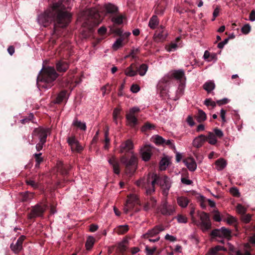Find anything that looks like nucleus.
I'll use <instances>...</instances> for the list:
<instances>
[{
    "label": "nucleus",
    "mask_w": 255,
    "mask_h": 255,
    "mask_svg": "<svg viewBox=\"0 0 255 255\" xmlns=\"http://www.w3.org/2000/svg\"><path fill=\"white\" fill-rule=\"evenodd\" d=\"M67 8L62 2H56L50 9L38 16V22L44 27L53 23L54 32L56 33L71 21L72 15Z\"/></svg>",
    "instance_id": "obj_1"
},
{
    "label": "nucleus",
    "mask_w": 255,
    "mask_h": 255,
    "mask_svg": "<svg viewBox=\"0 0 255 255\" xmlns=\"http://www.w3.org/2000/svg\"><path fill=\"white\" fill-rule=\"evenodd\" d=\"M160 186L162 194L166 197L171 186L170 178L165 175H158L155 173H150L144 183L143 186L145 188V193L151 195L155 193V185Z\"/></svg>",
    "instance_id": "obj_2"
},
{
    "label": "nucleus",
    "mask_w": 255,
    "mask_h": 255,
    "mask_svg": "<svg viewBox=\"0 0 255 255\" xmlns=\"http://www.w3.org/2000/svg\"><path fill=\"white\" fill-rule=\"evenodd\" d=\"M58 76V74L53 67L43 68L37 77V84L39 87L50 88Z\"/></svg>",
    "instance_id": "obj_3"
},
{
    "label": "nucleus",
    "mask_w": 255,
    "mask_h": 255,
    "mask_svg": "<svg viewBox=\"0 0 255 255\" xmlns=\"http://www.w3.org/2000/svg\"><path fill=\"white\" fill-rule=\"evenodd\" d=\"M174 78L179 80L181 83L186 79L183 70H178L174 71L171 74L164 76L158 82L157 87L160 92L161 97H165L167 95L168 86L170 84L171 80Z\"/></svg>",
    "instance_id": "obj_4"
},
{
    "label": "nucleus",
    "mask_w": 255,
    "mask_h": 255,
    "mask_svg": "<svg viewBox=\"0 0 255 255\" xmlns=\"http://www.w3.org/2000/svg\"><path fill=\"white\" fill-rule=\"evenodd\" d=\"M88 18L85 22L86 25H89L90 27L87 31H83V36L85 38H87L91 36L93 29V27L98 25L101 20L100 15L98 11L96 10H90L88 11Z\"/></svg>",
    "instance_id": "obj_5"
},
{
    "label": "nucleus",
    "mask_w": 255,
    "mask_h": 255,
    "mask_svg": "<svg viewBox=\"0 0 255 255\" xmlns=\"http://www.w3.org/2000/svg\"><path fill=\"white\" fill-rule=\"evenodd\" d=\"M131 155L129 158L126 154L121 157V163L125 166V171L127 174L131 175L136 170L138 165V159L135 154L131 152Z\"/></svg>",
    "instance_id": "obj_6"
},
{
    "label": "nucleus",
    "mask_w": 255,
    "mask_h": 255,
    "mask_svg": "<svg viewBox=\"0 0 255 255\" xmlns=\"http://www.w3.org/2000/svg\"><path fill=\"white\" fill-rule=\"evenodd\" d=\"M48 208V205L46 204H37L31 207V210L28 214V218L29 219H33L38 217H42L44 213Z\"/></svg>",
    "instance_id": "obj_7"
},
{
    "label": "nucleus",
    "mask_w": 255,
    "mask_h": 255,
    "mask_svg": "<svg viewBox=\"0 0 255 255\" xmlns=\"http://www.w3.org/2000/svg\"><path fill=\"white\" fill-rule=\"evenodd\" d=\"M139 112V108L134 107L131 108L129 111V113L126 114V119L128 121V124L130 127L133 128L137 124V119L135 117V115Z\"/></svg>",
    "instance_id": "obj_8"
},
{
    "label": "nucleus",
    "mask_w": 255,
    "mask_h": 255,
    "mask_svg": "<svg viewBox=\"0 0 255 255\" xmlns=\"http://www.w3.org/2000/svg\"><path fill=\"white\" fill-rule=\"evenodd\" d=\"M49 131V129L48 128L45 129L41 127L35 128L33 131L32 135L37 136L40 141L46 142L47 137V132Z\"/></svg>",
    "instance_id": "obj_9"
},
{
    "label": "nucleus",
    "mask_w": 255,
    "mask_h": 255,
    "mask_svg": "<svg viewBox=\"0 0 255 255\" xmlns=\"http://www.w3.org/2000/svg\"><path fill=\"white\" fill-rule=\"evenodd\" d=\"M200 223L203 230H208L211 228V223L208 213L202 212L200 215Z\"/></svg>",
    "instance_id": "obj_10"
},
{
    "label": "nucleus",
    "mask_w": 255,
    "mask_h": 255,
    "mask_svg": "<svg viewBox=\"0 0 255 255\" xmlns=\"http://www.w3.org/2000/svg\"><path fill=\"white\" fill-rule=\"evenodd\" d=\"M25 239V237L23 235L20 236L17 239L16 244H11L10 248L15 254H18L22 250L23 242Z\"/></svg>",
    "instance_id": "obj_11"
},
{
    "label": "nucleus",
    "mask_w": 255,
    "mask_h": 255,
    "mask_svg": "<svg viewBox=\"0 0 255 255\" xmlns=\"http://www.w3.org/2000/svg\"><path fill=\"white\" fill-rule=\"evenodd\" d=\"M109 18L113 23V26L114 27L123 24L124 20L126 18V16L121 14L119 11L113 15H110Z\"/></svg>",
    "instance_id": "obj_12"
},
{
    "label": "nucleus",
    "mask_w": 255,
    "mask_h": 255,
    "mask_svg": "<svg viewBox=\"0 0 255 255\" xmlns=\"http://www.w3.org/2000/svg\"><path fill=\"white\" fill-rule=\"evenodd\" d=\"M137 199L135 196H128V198L124 208V212L127 214L129 211L133 209L134 205L137 203Z\"/></svg>",
    "instance_id": "obj_13"
},
{
    "label": "nucleus",
    "mask_w": 255,
    "mask_h": 255,
    "mask_svg": "<svg viewBox=\"0 0 255 255\" xmlns=\"http://www.w3.org/2000/svg\"><path fill=\"white\" fill-rule=\"evenodd\" d=\"M152 147L148 145H145L141 148L140 153L143 160L144 161L149 160L152 154Z\"/></svg>",
    "instance_id": "obj_14"
},
{
    "label": "nucleus",
    "mask_w": 255,
    "mask_h": 255,
    "mask_svg": "<svg viewBox=\"0 0 255 255\" xmlns=\"http://www.w3.org/2000/svg\"><path fill=\"white\" fill-rule=\"evenodd\" d=\"M164 27L160 25L156 30L154 35V39L156 42H159L164 40L167 36V33L164 30Z\"/></svg>",
    "instance_id": "obj_15"
},
{
    "label": "nucleus",
    "mask_w": 255,
    "mask_h": 255,
    "mask_svg": "<svg viewBox=\"0 0 255 255\" xmlns=\"http://www.w3.org/2000/svg\"><path fill=\"white\" fill-rule=\"evenodd\" d=\"M160 212L164 216H170L175 212V209L172 205H169L167 202H165L161 206Z\"/></svg>",
    "instance_id": "obj_16"
},
{
    "label": "nucleus",
    "mask_w": 255,
    "mask_h": 255,
    "mask_svg": "<svg viewBox=\"0 0 255 255\" xmlns=\"http://www.w3.org/2000/svg\"><path fill=\"white\" fill-rule=\"evenodd\" d=\"M147 196L146 198V202L143 205V209L145 211H148L152 208H154L156 206V200L154 197L151 195H147L146 194Z\"/></svg>",
    "instance_id": "obj_17"
},
{
    "label": "nucleus",
    "mask_w": 255,
    "mask_h": 255,
    "mask_svg": "<svg viewBox=\"0 0 255 255\" xmlns=\"http://www.w3.org/2000/svg\"><path fill=\"white\" fill-rule=\"evenodd\" d=\"M133 147V144L130 139H128L123 142L120 145V152L121 153L129 152Z\"/></svg>",
    "instance_id": "obj_18"
},
{
    "label": "nucleus",
    "mask_w": 255,
    "mask_h": 255,
    "mask_svg": "<svg viewBox=\"0 0 255 255\" xmlns=\"http://www.w3.org/2000/svg\"><path fill=\"white\" fill-rule=\"evenodd\" d=\"M104 8L106 14H110V15H113L119 11L118 7L111 3L105 4L104 6Z\"/></svg>",
    "instance_id": "obj_19"
},
{
    "label": "nucleus",
    "mask_w": 255,
    "mask_h": 255,
    "mask_svg": "<svg viewBox=\"0 0 255 255\" xmlns=\"http://www.w3.org/2000/svg\"><path fill=\"white\" fill-rule=\"evenodd\" d=\"M138 73V66L135 63H132L125 71V74L129 77H133Z\"/></svg>",
    "instance_id": "obj_20"
},
{
    "label": "nucleus",
    "mask_w": 255,
    "mask_h": 255,
    "mask_svg": "<svg viewBox=\"0 0 255 255\" xmlns=\"http://www.w3.org/2000/svg\"><path fill=\"white\" fill-rule=\"evenodd\" d=\"M206 141H207L206 136L203 134H201L194 139L193 141V145L194 147L199 148L203 145Z\"/></svg>",
    "instance_id": "obj_21"
},
{
    "label": "nucleus",
    "mask_w": 255,
    "mask_h": 255,
    "mask_svg": "<svg viewBox=\"0 0 255 255\" xmlns=\"http://www.w3.org/2000/svg\"><path fill=\"white\" fill-rule=\"evenodd\" d=\"M71 167L70 165H64L61 162L57 164V170L63 176L67 175L68 174L69 170Z\"/></svg>",
    "instance_id": "obj_22"
},
{
    "label": "nucleus",
    "mask_w": 255,
    "mask_h": 255,
    "mask_svg": "<svg viewBox=\"0 0 255 255\" xmlns=\"http://www.w3.org/2000/svg\"><path fill=\"white\" fill-rule=\"evenodd\" d=\"M56 68L59 72H65L69 68V64L62 60L58 61L56 64Z\"/></svg>",
    "instance_id": "obj_23"
},
{
    "label": "nucleus",
    "mask_w": 255,
    "mask_h": 255,
    "mask_svg": "<svg viewBox=\"0 0 255 255\" xmlns=\"http://www.w3.org/2000/svg\"><path fill=\"white\" fill-rule=\"evenodd\" d=\"M108 161L112 166L114 173L116 174H119L120 173L119 164L116 159V158L114 156H113L109 159Z\"/></svg>",
    "instance_id": "obj_24"
},
{
    "label": "nucleus",
    "mask_w": 255,
    "mask_h": 255,
    "mask_svg": "<svg viewBox=\"0 0 255 255\" xmlns=\"http://www.w3.org/2000/svg\"><path fill=\"white\" fill-rule=\"evenodd\" d=\"M33 197V194L29 192L20 193L19 195V200L23 202H28Z\"/></svg>",
    "instance_id": "obj_25"
},
{
    "label": "nucleus",
    "mask_w": 255,
    "mask_h": 255,
    "mask_svg": "<svg viewBox=\"0 0 255 255\" xmlns=\"http://www.w3.org/2000/svg\"><path fill=\"white\" fill-rule=\"evenodd\" d=\"M164 230V228L162 226H161V225L156 226L151 230H149L147 233V235L149 237H153V236L157 235L160 232H162Z\"/></svg>",
    "instance_id": "obj_26"
},
{
    "label": "nucleus",
    "mask_w": 255,
    "mask_h": 255,
    "mask_svg": "<svg viewBox=\"0 0 255 255\" xmlns=\"http://www.w3.org/2000/svg\"><path fill=\"white\" fill-rule=\"evenodd\" d=\"M220 251H227L226 249L221 246H217L209 249L205 255H216Z\"/></svg>",
    "instance_id": "obj_27"
},
{
    "label": "nucleus",
    "mask_w": 255,
    "mask_h": 255,
    "mask_svg": "<svg viewBox=\"0 0 255 255\" xmlns=\"http://www.w3.org/2000/svg\"><path fill=\"white\" fill-rule=\"evenodd\" d=\"M195 117L199 123H202L207 119L206 113L201 109L198 110V113L195 116Z\"/></svg>",
    "instance_id": "obj_28"
},
{
    "label": "nucleus",
    "mask_w": 255,
    "mask_h": 255,
    "mask_svg": "<svg viewBox=\"0 0 255 255\" xmlns=\"http://www.w3.org/2000/svg\"><path fill=\"white\" fill-rule=\"evenodd\" d=\"M159 24V19L155 15H153L149 19L148 26L150 28L154 29Z\"/></svg>",
    "instance_id": "obj_29"
},
{
    "label": "nucleus",
    "mask_w": 255,
    "mask_h": 255,
    "mask_svg": "<svg viewBox=\"0 0 255 255\" xmlns=\"http://www.w3.org/2000/svg\"><path fill=\"white\" fill-rule=\"evenodd\" d=\"M66 91L60 92L56 97L54 103L58 104L61 103L64 100L66 99Z\"/></svg>",
    "instance_id": "obj_30"
},
{
    "label": "nucleus",
    "mask_w": 255,
    "mask_h": 255,
    "mask_svg": "<svg viewBox=\"0 0 255 255\" xmlns=\"http://www.w3.org/2000/svg\"><path fill=\"white\" fill-rule=\"evenodd\" d=\"M113 121L116 123V124L118 125V120H121L123 118V117L121 114V110L120 109L118 108L114 109L113 112Z\"/></svg>",
    "instance_id": "obj_31"
},
{
    "label": "nucleus",
    "mask_w": 255,
    "mask_h": 255,
    "mask_svg": "<svg viewBox=\"0 0 255 255\" xmlns=\"http://www.w3.org/2000/svg\"><path fill=\"white\" fill-rule=\"evenodd\" d=\"M203 87L205 90L209 93L215 89V85L213 81H209L205 83Z\"/></svg>",
    "instance_id": "obj_32"
},
{
    "label": "nucleus",
    "mask_w": 255,
    "mask_h": 255,
    "mask_svg": "<svg viewBox=\"0 0 255 255\" xmlns=\"http://www.w3.org/2000/svg\"><path fill=\"white\" fill-rule=\"evenodd\" d=\"M206 136L207 138V141H208L209 143L210 144L215 145L217 142V139L213 132L209 131L208 132L207 136Z\"/></svg>",
    "instance_id": "obj_33"
},
{
    "label": "nucleus",
    "mask_w": 255,
    "mask_h": 255,
    "mask_svg": "<svg viewBox=\"0 0 255 255\" xmlns=\"http://www.w3.org/2000/svg\"><path fill=\"white\" fill-rule=\"evenodd\" d=\"M186 164L188 169L191 171H195L197 168L196 163L193 158L187 160Z\"/></svg>",
    "instance_id": "obj_34"
},
{
    "label": "nucleus",
    "mask_w": 255,
    "mask_h": 255,
    "mask_svg": "<svg viewBox=\"0 0 255 255\" xmlns=\"http://www.w3.org/2000/svg\"><path fill=\"white\" fill-rule=\"evenodd\" d=\"M125 40L124 37H119L117 39L113 45V48L114 50H117L119 48L123 46V42Z\"/></svg>",
    "instance_id": "obj_35"
},
{
    "label": "nucleus",
    "mask_w": 255,
    "mask_h": 255,
    "mask_svg": "<svg viewBox=\"0 0 255 255\" xmlns=\"http://www.w3.org/2000/svg\"><path fill=\"white\" fill-rule=\"evenodd\" d=\"M178 204L181 207H186L189 203V200L185 197H180L177 199Z\"/></svg>",
    "instance_id": "obj_36"
},
{
    "label": "nucleus",
    "mask_w": 255,
    "mask_h": 255,
    "mask_svg": "<svg viewBox=\"0 0 255 255\" xmlns=\"http://www.w3.org/2000/svg\"><path fill=\"white\" fill-rule=\"evenodd\" d=\"M72 125L73 126L77 127L82 130H85L86 129V124L79 121L77 118L74 119Z\"/></svg>",
    "instance_id": "obj_37"
},
{
    "label": "nucleus",
    "mask_w": 255,
    "mask_h": 255,
    "mask_svg": "<svg viewBox=\"0 0 255 255\" xmlns=\"http://www.w3.org/2000/svg\"><path fill=\"white\" fill-rule=\"evenodd\" d=\"M25 182L27 185L30 186L34 189H36L38 188V183L36 182L33 178H27Z\"/></svg>",
    "instance_id": "obj_38"
},
{
    "label": "nucleus",
    "mask_w": 255,
    "mask_h": 255,
    "mask_svg": "<svg viewBox=\"0 0 255 255\" xmlns=\"http://www.w3.org/2000/svg\"><path fill=\"white\" fill-rule=\"evenodd\" d=\"M95 241V239L92 237H89L87 239L85 244V247L87 250L89 251L92 248L94 244Z\"/></svg>",
    "instance_id": "obj_39"
},
{
    "label": "nucleus",
    "mask_w": 255,
    "mask_h": 255,
    "mask_svg": "<svg viewBox=\"0 0 255 255\" xmlns=\"http://www.w3.org/2000/svg\"><path fill=\"white\" fill-rule=\"evenodd\" d=\"M147 69V65L145 64H142L139 67L138 66V73L140 76H144L145 74Z\"/></svg>",
    "instance_id": "obj_40"
},
{
    "label": "nucleus",
    "mask_w": 255,
    "mask_h": 255,
    "mask_svg": "<svg viewBox=\"0 0 255 255\" xmlns=\"http://www.w3.org/2000/svg\"><path fill=\"white\" fill-rule=\"evenodd\" d=\"M128 230V225H122L118 227L117 232L119 234H124Z\"/></svg>",
    "instance_id": "obj_41"
},
{
    "label": "nucleus",
    "mask_w": 255,
    "mask_h": 255,
    "mask_svg": "<svg viewBox=\"0 0 255 255\" xmlns=\"http://www.w3.org/2000/svg\"><path fill=\"white\" fill-rule=\"evenodd\" d=\"M221 233L223 234V237L230 239L231 238V231L225 227L221 228Z\"/></svg>",
    "instance_id": "obj_42"
},
{
    "label": "nucleus",
    "mask_w": 255,
    "mask_h": 255,
    "mask_svg": "<svg viewBox=\"0 0 255 255\" xmlns=\"http://www.w3.org/2000/svg\"><path fill=\"white\" fill-rule=\"evenodd\" d=\"M111 30H112V32L117 35L119 36L120 37H124V35H123V31L121 28H117L116 27H114L111 28Z\"/></svg>",
    "instance_id": "obj_43"
},
{
    "label": "nucleus",
    "mask_w": 255,
    "mask_h": 255,
    "mask_svg": "<svg viewBox=\"0 0 255 255\" xmlns=\"http://www.w3.org/2000/svg\"><path fill=\"white\" fill-rule=\"evenodd\" d=\"M216 165L219 167L220 170H222L224 169L226 166V162L223 159H218L216 161Z\"/></svg>",
    "instance_id": "obj_44"
},
{
    "label": "nucleus",
    "mask_w": 255,
    "mask_h": 255,
    "mask_svg": "<svg viewBox=\"0 0 255 255\" xmlns=\"http://www.w3.org/2000/svg\"><path fill=\"white\" fill-rule=\"evenodd\" d=\"M159 164L161 169H165L169 165V160L166 158H163L160 160Z\"/></svg>",
    "instance_id": "obj_45"
},
{
    "label": "nucleus",
    "mask_w": 255,
    "mask_h": 255,
    "mask_svg": "<svg viewBox=\"0 0 255 255\" xmlns=\"http://www.w3.org/2000/svg\"><path fill=\"white\" fill-rule=\"evenodd\" d=\"M71 148L72 151H75L77 152H80L83 149V148L80 145V144L78 141H77V143H76L73 144V146L71 147Z\"/></svg>",
    "instance_id": "obj_46"
},
{
    "label": "nucleus",
    "mask_w": 255,
    "mask_h": 255,
    "mask_svg": "<svg viewBox=\"0 0 255 255\" xmlns=\"http://www.w3.org/2000/svg\"><path fill=\"white\" fill-rule=\"evenodd\" d=\"M221 232V229H214L211 232V236L213 237L222 238L223 236Z\"/></svg>",
    "instance_id": "obj_47"
},
{
    "label": "nucleus",
    "mask_w": 255,
    "mask_h": 255,
    "mask_svg": "<svg viewBox=\"0 0 255 255\" xmlns=\"http://www.w3.org/2000/svg\"><path fill=\"white\" fill-rule=\"evenodd\" d=\"M77 141L78 140L76 139L75 135L68 137L67 139V143L71 147L73 146V144L77 143Z\"/></svg>",
    "instance_id": "obj_48"
},
{
    "label": "nucleus",
    "mask_w": 255,
    "mask_h": 255,
    "mask_svg": "<svg viewBox=\"0 0 255 255\" xmlns=\"http://www.w3.org/2000/svg\"><path fill=\"white\" fill-rule=\"evenodd\" d=\"M204 104L207 107L211 106L213 108L216 106V103L210 98L206 99L204 101Z\"/></svg>",
    "instance_id": "obj_49"
},
{
    "label": "nucleus",
    "mask_w": 255,
    "mask_h": 255,
    "mask_svg": "<svg viewBox=\"0 0 255 255\" xmlns=\"http://www.w3.org/2000/svg\"><path fill=\"white\" fill-rule=\"evenodd\" d=\"M154 127L155 126L147 122L145 123L143 126L142 127L141 130L142 131H145L147 130L153 129Z\"/></svg>",
    "instance_id": "obj_50"
},
{
    "label": "nucleus",
    "mask_w": 255,
    "mask_h": 255,
    "mask_svg": "<svg viewBox=\"0 0 255 255\" xmlns=\"http://www.w3.org/2000/svg\"><path fill=\"white\" fill-rule=\"evenodd\" d=\"M241 219L243 222L247 224L250 222L251 216L250 214H246L245 213L244 215H241Z\"/></svg>",
    "instance_id": "obj_51"
},
{
    "label": "nucleus",
    "mask_w": 255,
    "mask_h": 255,
    "mask_svg": "<svg viewBox=\"0 0 255 255\" xmlns=\"http://www.w3.org/2000/svg\"><path fill=\"white\" fill-rule=\"evenodd\" d=\"M156 250L157 248L156 247H153L152 248H150L148 246H146L145 247V251L147 255H153Z\"/></svg>",
    "instance_id": "obj_52"
},
{
    "label": "nucleus",
    "mask_w": 255,
    "mask_h": 255,
    "mask_svg": "<svg viewBox=\"0 0 255 255\" xmlns=\"http://www.w3.org/2000/svg\"><path fill=\"white\" fill-rule=\"evenodd\" d=\"M165 139L159 135H156L154 138V142L157 144H164Z\"/></svg>",
    "instance_id": "obj_53"
},
{
    "label": "nucleus",
    "mask_w": 255,
    "mask_h": 255,
    "mask_svg": "<svg viewBox=\"0 0 255 255\" xmlns=\"http://www.w3.org/2000/svg\"><path fill=\"white\" fill-rule=\"evenodd\" d=\"M236 209L237 212L241 215H244L246 212V209L241 204H238Z\"/></svg>",
    "instance_id": "obj_54"
},
{
    "label": "nucleus",
    "mask_w": 255,
    "mask_h": 255,
    "mask_svg": "<svg viewBox=\"0 0 255 255\" xmlns=\"http://www.w3.org/2000/svg\"><path fill=\"white\" fill-rule=\"evenodd\" d=\"M214 134L215 135V136L217 137L221 138L224 135V133H223V131L221 129L218 128H216L214 129Z\"/></svg>",
    "instance_id": "obj_55"
},
{
    "label": "nucleus",
    "mask_w": 255,
    "mask_h": 255,
    "mask_svg": "<svg viewBox=\"0 0 255 255\" xmlns=\"http://www.w3.org/2000/svg\"><path fill=\"white\" fill-rule=\"evenodd\" d=\"M242 32L245 34H248L251 31V26L249 24H246L242 28Z\"/></svg>",
    "instance_id": "obj_56"
},
{
    "label": "nucleus",
    "mask_w": 255,
    "mask_h": 255,
    "mask_svg": "<svg viewBox=\"0 0 255 255\" xmlns=\"http://www.w3.org/2000/svg\"><path fill=\"white\" fill-rule=\"evenodd\" d=\"M127 249V246L123 243H120L118 246L119 251L122 254L126 251Z\"/></svg>",
    "instance_id": "obj_57"
},
{
    "label": "nucleus",
    "mask_w": 255,
    "mask_h": 255,
    "mask_svg": "<svg viewBox=\"0 0 255 255\" xmlns=\"http://www.w3.org/2000/svg\"><path fill=\"white\" fill-rule=\"evenodd\" d=\"M41 153H35L33 155L36 162L41 163L43 161V158L41 156Z\"/></svg>",
    "instance_id": "obj_58"
},
{
    "label": "nucleus",
    "mask_w": 255,
    "mask_h": 255,
    "mask_svg": "<svg viewBox=\"0 0 255 255\" xmlns=\"http://www.w3.org/2000/svg\"><path fill=\"white\" fill-rule=\"evenodd\" d=\"M227 223L229 224H236L237 223V220L236 218H235L233 216H229L227 218Z\"/></svg>",
    "instance_id": "obj_59"
},
{
    "label": "nucleus",
    "mask_w": 255,
    "mask_h": 255,
    "mask_svg": "<svg viewBox=\"0 0 255 255\" xmlns=\"http://www.w3.org/2000/svg\"><path fill=\"white\" fill-rule=\"evenodd\" d=\"M173 142V140L165 139V141L164 142L163 145H167L169 146V147L170 148L175 149V147Z\"/></svg>",
    "instance_id": "obj_60"
},
{
    "label": "nucleus",
    "mask_w": 255,
    "mask_h": 255,
    "mask_svg": "<svg viewBox=\"0 0 255 255\" xmlns=\"http://www.w3.org/2000/svg\"><path fill=\"white\" fill-rule=\"evenodd\" d=\"M230 192L234 196L239 197L240 196V192L237 188H231L230 189Z\"/></svg>",
    "instance_id": "obj_61"
},
{
    "label": "nucleus",
    "mask_w": 255,
    "mask_h": 255,
    "mask_svg": "<svg viewBox=\"0 0 255 255\" xmlns=\"http://www.w3.org/2000/svg\"><path fill=\"white\" fill-rule=\"evenodd\" d=\"M177 47V44L175 43H171L168 46V47L166 48L168 51H172L175 50Z\"/></svg>",
    "instance_id": "obj_62"
},
{
    "label": "nucleus",
    "mask_w": 255,
    "mask_h": 255,
    "mask_svg": "<svg viewBox=\"0 0 255 255\" xmlns=\"http://www.w3.org/2000/svg\"><path fill=\"white\" fill-rule=\"evenodd\" d=\"M186 122L188 125L192 127L195 125V123L193 120V117L191 116H188L186 119Z\"/></svg>",
    "instance_id": "obj_63"
},
{
    "label": "nucleus",
    "mask_w": 255,
    "mask_h": 255,
    "mask_svg": "<svg viewBox=\"0 0 255 255\" xmlns=\"http://www.w3.org/2000/svg\"><path fill=\"white\" fill-rule=\"evenodd\" d=\"M140 90L139 86L136 84H133L130 87V90L132 92L136 93L138 92Z\"/></svg>",
    "instance_id": "obj_64"
}]
</instances>
